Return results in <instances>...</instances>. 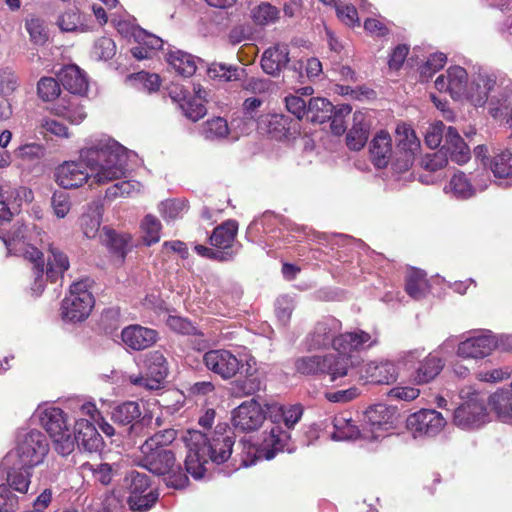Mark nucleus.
I'll use <instances>...</instances> for the list:
<instances>
[{
	"instance_id": "51",
	"label": "nucleus",
	"mask_w": 512,
	"mask_h": 512,
	"mask_svg": "<svg viewBox=\"0 0 512 512\" xmlns=\"http://www.w3.org/2000/svg\"><path fill=\"white\" fill-rule=\"evenodd\" d=\"M278 10L269 3H261L251 10V18L257 25H269L278 18Z\"/></svg>"
},
{
	"instance_id": "45",
	"label": "nucleus",
	"mask_w": 512,
	"mask_h": 512,
	"mask_svg": "<svg viewBox=\"0 0 512 512\" xmlns=\"http://www.w3.org/2000/svg\"><path fill=\"white\" fill-rule=\"evenodd\" d=\"M141 416V409L137 402L127 401L118 405L112 412V419L121 425L132 424Z\"/></svg>"
},
{
	"instance_id": "8",
	"label": "nucleus",
	"mask_w": 512,
	"mask_h": 512,
	"mask_svg": "<svg viewBox=\"0 0 512 512\" xmlns=\"http://www.w3.org/2000/svg\"><path fill=\"white\" fill-rule=\"evenodd\" d=\"M49 452V442L39 430L31 429L18 434L14 453L23 467L33 468L43 463Z\"/></svg>"
},
{
	"instance_id": "13",
	"label": "nucleus",
	"mask_w": 512,
	"mask_h": 512,
	"mask_svg": "<svg viewBox=\"0 0 512 512\" xmlns=\"http://www.w3.org/2000/svg\"><path fill=\"white\" fill-rule=\"evenodd\" d=\"M396 410L386 404H376L368 408L364 414L362 438L376 440L384 437L385 433L394 427Z\"/></svg>"
},
{
	"instance_id": "27",
	"label": "nucleus",
	"mask_w": 512,
	"mask_h": 512,
	"mask_svg": "<svg viewBox=\"0 0 512 512\" xmlns=\"http://www.w3.org/2000/svg\"><path fill=\"white\" fill-rule=\"evenodd\" d=\"M289 60L287 45L277 44L264 51L261 58V67L265 73L277 76L287 66Z\"/></svg>"
},
{
	"instance_id": "15",
	"label": "nucleus",
	"mask_w": 512,
	"mask_h": 512,
	"mask_svg": "<svg viewBox=\"0 0 512 512\" xmlns=\"http://www.w3.org/2000/svg\"><path fill=\"white\" fill-rule=\"evenodd\" d=\"M445 425L446 420L443 415L433 409H421L407 418V428L415 437L436 436Z\"/></svg>"
},
{
	"instance_id": "33",
	"label": "nucleus",
	"mask_w": 512,
	"mask_h": 512,
	"mask_svg": "<svg viewBox=\"0 0 512 512\" xmlns=\"http://www.w3.org/2000/svg\"><path fill=\"white\" fill-rule=\"evenodd\" d=\"M490 115L498 118L506 116L507 123L512 125V82L500 87L497 94L492 95L490 100Z\"/></svg>"
},
{
	"instance_id": "60",
	"label": "nucleus",
	"mask_w": 512,
	"mask_h": 512,
	"mask_svg": "<svg viewBox=\"0 0 512 512\" xmlns=\"http://www.w3.org/2000/svg\"><path fill=\"white\" fill-rule=\"evenodd\" d=\"M19 86L17 75L10 69L0 71V94L9 96L16 91Z\"/></svg>"
},
{
	"instance_id": "30",
	"label": "nucleus",
	"mask_w": 512,
	"mask_h": 512,
	"mask_svg": "<svg viewBox=\"0 0 512 512\" xmlns=\"http://www.w3.org/2000/svg\"><path fill=\"white\" fill-rule=\"evenodd\" d=\"M238 231V224L234 220H228L217 226L210 236V243L217 251H232L234 255L236 250L233 243Z\"/></svg>"
},
{
	"instance_id": "34",
	"label": "nucleus",
	"mask_w": 512,
	"mask_h": 512,
	"mask_svg": "<svg viewBox=\"0 0 512 512\" xmlns=\"http://www.w3.org/2000/svg\"><path fill=\"white\" fill-rule=\"evenodd\" d=\"M54 113L74 125L82 123L87 117L84 107L79 103L76 97L72 96L62 98L54 107Z\"/></svg>"
},
{
	"instance_id": "14",
	"label": "nucleus",
	"mask_w": 512,
	"mask_h": 512,
	"mask_svg": "<svg viewBox=\"0 0 512 512\" xmlns=\"http://www.w3.org/2000/svg\"><path fill=\"white\" fill-rule=\"evenodd\" d=\"M378 343L376 336H372L363 330L346 332L338 335L333 340V348L339 353L336 360L347 359L349 368L353 365L351 353Z\"/></svg>"
},
{
	"instance_id": "21",
	"label": "nucleus",
	"mask_w": 512,
	"mask_h": 512,
	"mask_svg": "<svg viewBox=\"0 0 512 512\" xmlns=\"http://www.w3.org/2000/svg\"><path fill=\"white\" fill-rule=\"evenodd\" d=\"M361 379L372 384H390L398 377L397 368L390 361H372L365 364L361 370Z\"/></svg>"
},
{
	"instance_id": "43",
	"label": "nucleus",
	"mask_w": 512,
	"mask_h": 512,
	"mask_svg": "<svg viewBox=\"0 0 512 512\" xmlns=\"http://www.w3.org/2000/svg\"><path fill=\"white\" fill-rule=\"evenodd\" d=\"M1 479L6 476L7 486L16 492L25 494L28 492L32 474L22 468H11L6 473L0 469Z\"/></svg>"
},
{
	"instance_id": "38",
	"label": "nucleus",
	"mask_w": 512,
	"mask_h": 512,
	"mask_svg": "<svg viewBox=\"0 0 512 512\" xmlns=\"http://www.w3.org/2000/svg\"><path fill=\"white\" fill-rule=\"evenodd\" d=\"M334 109L333 104L325 98H311L307 104L306 118L313 123H324L331 119Z\"/></svg>"
},
{
	"instance_id": "32",
	"label": "nucleus",
	"mask_w": 512,
	"mask_h": 512,
	"mask_svg": "<svg viewBox=\"0 0 512 512\" xmlns=\"http://www.w3.org/2000/svg\"><path fill=\"white\" fill-rule=\"evenodd\" d=\"M166 325L178 334L194 336L196 338L195 348L197 350H203L209 346L204 334L187 318L179 315H169L166 319Z\"/></svg>"
},
{
	"instance_id": "48",
	"label": "nucleus",
	"mask_w": 512,
	"mask_h": 512,
	"mask_svg": "<svg viewBox=\"0 0 512 512\" xmlns=\"http://www.w3.org/2000/svg\"><path fill=\"white\" fill-rule=\"evenodd\" d=\"M141 190L142 185L137 181H122L107 188L105 197L109 200H114L118 197H131L140 193Z\"/></svg>"
},
{
	"instance_id": "2",
	"label": "nucleus",
	"mask_w": 512,
	"mask_h": 512,
	"mask_svg": "<svg viewBox=\"0 0 512 512\" xmlns=\"http://www.w3.org/2000/svg\"><path fill=\"white\" fill-rule=\"evenodd\" d=\"M182 442L187 449L186 472L195 479L203 478L205 465L209 460L216 464L227 461L234 444L230 436L220 434L209 440L204 433L197 430H188L182 437Z\"/></svg>"
},
{
	"instance_id": "6",
	"label": "nucleus",
	"mask_w": 512,
	"mask_h": 512,
	"mask_svg": "<svg viewBox=\"0 0 512 512\" xmlns=\"http://www.w3.org/2000/svg\"><path fill=\"white\" fill-rule=\"evenodd\" d=\"M141 465L149 472L165 476V483L174 489H183L187 486L189 479L181 466L176 463L175 454L169 449H153L152 451H141Z\"/></svg>"
},
{
	"instance_id": "52",
	"label": "nucleus",
	"mask_w": 512,
	"mask_h": 512,
	"mask_svg": "<svg viewBox=\"0 0 512 512\" xmlns=\"http://www.w3.org/2000/svg\"><path fill=\"white\" fill-rule=\"evenodd\" d=\"M207 73L210 78L219 79L225 82L236 81L240 78L238 68L234 66H227L222 63L210 64Z\"/></svg>"
},
{
	"instance_id": "49",
	"label": "nucleus",
	"mask_w": 512,
	"mask_h": 512,
	"mask_svg": "<svg viewBox=\"0 0 512 512\" xmlns=\"http://www.w3.org/2000/svg\"><path fill=\"white\" fill-rule=\"evenodd\" d=\"M101 225V213L98 206L91 208L90 212L82 215L80 219V226L83 234L90 239L95 238L99 233Z\"/></svg>"
},
{
	"instance_id": "61",
	"label": "nucleus",
	"mask_w": 512,
	"mask_h": 512,
	"mask_svg": "<svg viewBox=\"0 0 512 512\" xmlns=\"http://www.w3.org/2000/svg\"><path fill=\"white\" fill-rule=\"evenodd\" d=\"M93 53L98 59H111L116 53V45L111 38L101 37L96 41Z\"/></svg>"
},
{
	"instance_id": "16",
	"label": "nucleus",
	"mask_w": 512,
	"mask_h": 512,
	"mask_svg": "<svg viewBox=\"0 0 512 512\" xmlns=\"http://www.w3.org/2000/svg\"><path fill=\"white\" fill-rule=\"evenodd\" d=\"M265 420L261 404L254 398L244 401L232 412V425L240 432H252L260 428Z\"/></svg>"
},
{
	"instance_id": "25",
	"label": "nucleus",
	"mask_w": 512,
	"mask_h": 512,
	"mask_svg": "<svg viewBox=\"0 0 512 512\" xmlns=\"http://www.w3.org/2000/svg\"><path fill=\"white\" fill-rule=\"evenodd\" d=\"M74 433L79 448L88 452H96L102 447L101 435L88 420H77L75 422Z\"/></svg>"
},
{
	"instance_id": "57",
	"label": "nucleus",
	"mask_w": 512,
	"mask_h": 512,
	"mask_svg": "<svg viewBox=\"0 0 512 512\" xmlns=\"http://www.w3.org/2000/svg\"><path fill=\"white\" fill-rule=\"evenodd\" d=\"M157 494L153 491H149L148 493L136 494L133 496H129L128 503L131 510L136 512H143L150 509L157 500Z\"/></svg>"
},
{
	"instance_id": "20",
	"label": "nucleus",
	"mask_w": 512,
	"mask_h": 512,
	"mask_svg": "<svg viewBox=\"0 0 512 512\" xmlns=\"http://www.w3.org/2000/svg\"><path fill=\"white\" fill-rule=\"evenodd\" d=\"M341 330V322L336 318L330 317L318 322L313 332L307 338L309 349H321L333 346V340Z\"/></svg>"
},
{
	"instance_id": "62",
	"label": "nucleus",
	"mask_w": 512,
	"mask_h": 512,
	"mask_svg": "<svg viewBox=\"0 0 512 512\" xmlns=\"http://www.w3.org/2000/svg\"><path fill=\"white\" fill-rule=\"evenodd\" d=\"M447 128L442 122L431 124L425 133V143L431 149L437 148L445 136Z\"/></svg>"
},
{
	"instance_id": "23",
	"label": "nucleus",
	"mask_w": 512,
	"mask_h": 512,
	"mask_svg": "<svg viewBox=\"0 0 512 512\" xmlns=\"http://www.w3.org/2000/svg\"><path fill=\"white\" fill-rule=\"evenodd\" d=\"M41 426L50 437L69 429L67 416L62 409L54 406L39 407L36 411Z\"/></svg>"
},
{
	"instance_id": "41",
	"label": "nucleus",
	"mask_w": 512,
	"mask_h": 512,
	"mask_svg": "<svg viewBox=\"0 0 512 512\" xmlns=\"http://www.w3.org/2000/svg\"><path fill=\"white\" fill-rule=\"evenodd\" d=\"M69 266L68 257L58 248L50 246L47 260V277L51 281H56L69 269Z\"/></svg>"
},
{
	"instance_id": "46",
	"label": "nucleus",
	"mask_w": 512,
	"mask_h": 512,
	"mask_svg": "<svg viewBox=\"0 0 512 512\" xmlns=\"http://www.w3.org/2000/svg\"><path fill=\"white\" fill-rule=\"evenodd\" d=\"M230 133L227 121L222 117L207 120L202 126V135L208 140H220Z\"/></svg>"
},
{
	"instance_id": "56",
	"label": "nucleus",
	"mask_w": 512,
	"mask_h": 512,
	"mask_svg": "<svg viewBox=\"0 0 512 512\" xmlns=\"http://www.w3.org/2000/svg\"><path fill=\"white\" fill-rule=\"evenodd\" d=\"M125 481L127 482V486L130 491V496H133L136 494H143L149 488L148 476L144 473H140L137 471H131L126 476Z\"/></svg>"
},
{
	"instance_id": "63",
	"label": "nucleus",
	"mask_w": 512,
	"mask_h": 512,
	"mask_svg": "<svg viewBox=\"0 0 512 512\" xmlns=\"http://www.w3.org/2000/svg\"><path fill=\"white\" fill-rule=\"evenodd\" d=\"M447 57L443 53L432 54L426 63L421 67V77L430 78L436 71L440 70L446 63Z\"/></svg>"
},
{
	"instance_id": "29",
	"label": "nucleus",
	"mask_w": 512,
	"mask_h": 512,
	"mask_svg": "<svg viewBox=\"0 0 512 512\" xmlns=\"http://www.w3.org/2000/svg\"><path fill=\"white\" fill-rule=\"evenodd\" d=\"M370 123L365 113L357 111L353 114V124L346 136L347 146L358 151L364 147L368 140Z\"/></svg>"
},
{
	"instance_id": "53",
	"label": "nucleus",
	"mask_w": 512,
	"mask_h": 512,
	"mask_svg": "<svg viewBox=\"0 0 512 512\" xmlns=\"http://www.w3.org/2000/svg\"><path fill=\"white\" fill-rule=\"evenodd\" d=\"M39 132L46 136L47 134L53 135L58 138H69L70 133L63 123L53 118L44 117L39 121Z\"/></svg>"
},
{
	"instance_id": "11",
	"label": "nucleus",
	"mask_w": 512,
	"mask_h": 512,
	"mask_svg": "<svg viewBox=\"0 0 512 512\" xmlns=\"http://www.w3.org/2000/svg\"><path fill=\"white\" fill-rule=\"evenodd\" d=\"M140 375H130L129 381L135 385L149 390L158 389L168 374V364L163 353L159 350L144 355Z\"/></svg>"
},
{
	"instance_id": "50",
	"label": "nucleus",
	"mask_w": 512,
	"mask_h": 512,
	"mask_svg": "<svg viewBox=\"0 0 512 512\" xmlns=\"http://www.w3.org/2000/svg\"><path fill=\"white\" fill-rule=\"evenodd\" d=\"M161 223L159 219L151 214L145 216L141 223L143 240L147 246L157 243L160 240Z\"/></svg>"
},
{
	"instance_id": "9",
	"label": "nucleus",
	"mask_w": 512,
	"mask_h": 512,
	"mask_svg": "<svg viewBox=\"0 0 512 512\" xmlns=\"http://www.w3.org/2000/svg\"><path fill=\"white\" fill-rule=\"evenodd\" d=\"M89 287L88 280L78 281L71 285L69 295L63 299L61 305V314L64 320L80 322L89 316L95 303Z\"/></svg>"
},
{
	"instance_id": "26",
	"label": "nucleus",
	"mask_w": 512,
	"mask_h": 512,
	"mask_svg": "<svg viewBox=\"0 0 512 512\" xmlns=\"http://www.w3.org/2000/svg\"><path fill=\"white\" fill-rule=\"evenodd\" d=\"M444 152L457 164H465L471 158V151L464 139L454 127H448L445 133Z\"/></svg>"
},
{
	"instance_id": "64",
	"label": "nucleus",
	"mask_w": 512,
	"mask_h": 512,
	"mask_svg": "<svg viewBox=\"0 0 512 512\" xmlns=\"http://www.w3.org/2000/svg\"><path fill=\"white\" fill-rule=\"evenodd\" d=\"M447 162H448L447 155H446V153L444 152V150L442 148V149H440V150H438L436 152L427 154L422 159V166L426 170L437 171V170L442 169L443 167H445Z\"/></svg>"
},
{
	"instance_id": "5",
	"label": "nucleus",
	"mask_w": 512,
	"mask_h": 512,
	"mask_svg": "<svg viewBox=\"0 0 512 512\" xmlns=\"http://www.w3.org/2000/svg\"><path fill=\"white\" fill-rule=\"evenodd\" d=\"M460 404L454 410L453 424L462 430H476L487 424L489 413L486 397L472 386L463 387L459 392Z\"/></svg>"
},
{
	"instance_id": "7",
	"label": "nucleus",
	"mask_w": 512,
	"mask_h": 512,
	"mask_svg": "<svg viewBox=\"0 0 512 512\" xmlns=\"http://www.w3.org/2000/svg\"><path fill=\"white\" fill-rule=\"evenodd\" d=\"M289 437V434L280 425L273 423L263 431L262 440L258 446L242 440L243 465L246 467L251 466L260 458L271 460L278 452L284 450Z\"/></svg>"
},
{
	"instance_id": "55",
	"label": "nucleus",
	"mask_w": 512,
	"mask_h": 512,
	"mask_svg": "<svg viewBox=\"0 0 512 512\" xmlns=\"http://www.w3.org/2000/svg\"><path fill=\"white\" fill-rule=\"evenodd\" d=\"M53 440V445L55 451L62 455L67 456L71 454L75 449L76 439L70 433V429L59 433V435H55L51 437Z\"/></svg>"
},
{
	"instance_id": "12",
	"label": "nucleus",
	"mask_w": 512,
	"mask_h": 512,
	"mask_svg": "<svg viewBox=\"0 0 512 512\" xmlns=\"http://www.w3.org/2000/svg\"><path fill=\"white\" fill-rule=\"evenodd\" d=\"M502 86H506V84L504 82L498 84L495 75L486 71H479L470 76L462 100H466L474 107H484L488 104V110L490 111L491 97L497 94Z\"/></svg>"
},
{
	"instance_id": "39",
	"label": "nucleus",
	"mask_w": 512,
	"mask_h": 512,
	"mask_svg": "<svg viewBox=\"0 0 512 512\" xmlns=\"http://www.w3.org/2000/svg\"><path fill=\"white\" fill-rule=\"evenodd\" d=\"M101 242L109 250L123 259L127 253L131 237L126 234H118L114 230L104 227L99 235Z\"/></svg>"
},
{
	"instance_id": "36",
	"label": "nucleus",
	"mask_w": 512,
	"mask_h": 512,
	"mask_svg": "<svg viewBox=\"0 0 512 512\" xmlns=\"http://www.w3.org/2000/svg\"><path fill=\"white\" fill-rule=\"evenodd\" d=\"M166 60L179 75L190 77L196 72L195 58L184 51H170L166 55Z\"/></svg>"
},
{
	"instance_id": "4",
	"label": "nucleus",
	"mask_w": 512,
	"mask_h": 512,
	"mask_svg": "<svg viewBox=\"0 0 512 512\" xmlns=\"http://www.w3.org/2000/svg\"><path fill=\"white\" fill-rule=\"evenodd\" d=\"M40 235L41 231L37 230L36 227L31 229L27 225H18L14 227L7 238H4V244L9 253L22 256L33 263L35 283L32 290L38 293H41L44 289V284L41 280L44 272L43 254L34 246L37 243L36 238Z\"/></svg>"
},
{
	"instance_id": "24",
	"label": "nucleus",
	"mask_w": 512,
	"mask_h": 512,
	"mask_svg": "<svg viewBox=\"0 0 512 512\" xmlns=\"http://www.w3.org/2000/svg\"><path fill=\"white\" fill-rule=\"evenodd\" d=\"M370 159L375 167L384 168L392 159L393 147L389 133L378 132L369 145Z\"/></svg>"
},
{
	"instance_id": "35",
	"label": "nucleus",
	"mask_w": 512,
	"mask_h": 512,
	"mask_svg": "<svg viewBox=\"0 0 512 512\" xmlns=\"http://www.w3.org/2000/svg\"><path fill=\"white\" fill-rule=\"evenodd\" d=\"M444 363L441 358L429 354L418 365L413 379L416 384H426L434 380L442 371Z\"/></svg>"
},
{
	"instance_id": "37",
	"label": "nucleus",
	"mask_w": 512,
	"mask_h": 512,
	"mask_svg": "<svg viewBox=\"0 0 512 512\" xmlns=\"http://www.w3.org/2000/svg\"><path fill=\"white\" fill-rule=\"evenodd\" d=\"M334 431L331 438L336 441L352 440L358 437L362 438V429L345 415H338L333 420Z\"/></svg>"
},
{
	"instance_id": "31",
	"label": "nucleus",
	"mask_w": 512,
	"mask_h": 512,
	"mask_svg": "<svg viewBox=\"0 0 512 512\" xmlns=\"http://www.w3.org/2000/svg\"><path fill=\"white\" fill-rule=\"evenodd\" d=\"M193 90L195 93L193 98H187L183 93L179 101L184 115L192 121H198L207 112L204 102L206 101L208 93L200 85H194Z\"/></svg>"
},
{
	"instance_id": "1",
	"label": "nucleus",
	"mask_w": 512,
	"mask_h": 512,
	"mask_svg": "<svg viewBox=\"0 0 512 512\" xmlns=\"http://www.w3.org/2000/svg\"><path fill=\"white\" fill-rule=\"evenodd\" d=\"M137 154L114 139L102 136L90 140L79 151V161H66L56 171L57 183L65 188L81 187L91 180L90 186L106 184L125 176L128 166Z\"/></svg>"
},
{
	"instance_id": "22",
	"label": "nucleus",
	"mask_w": 512,
	"mask_h": 512,
	"mask_svg": "<svg viewBox=\"0 0 512 512\" xmlns=\"http://www.w3.org/2000/svg\"><path fill=\"white\" fill-rule=\"evenodd\" d=\"M124 345L132 350H144L153 345L157 340V332L140 325H130L121 332Z\"/></svg>"
},
{
	"instance_id": "10",
	"label": "nucleus",
	"mask_w": 512,
	"mask_h": 512,
	"mask_svg": "<svg viewBox=\"0 0 512 512\" xmlns=\"http://www.w3.org/2000/svg\"><path fill=\"white\" fill-rule=\"evenodd\" d=\"M295 369L303 375L326 373L334 382L348 374L349 365L347 359L336 360L334 355H309L296 359Z\"/></svg>"
},
{
	"instance_id": "19",
	"label": "nucleus",
	"mask_w": 512,
	"mask_h": 512,
	"mask_svg": "<svg viewBox=\"0 0 512 512\" xmlns=\"http://www.w3.org/2000/svg\"><path fill=\"white\" fill-rule=\"evenodd\" d=\"M470 76L467 71L458 65L451 66L445 74L439 75L435 80V87L440 92L449 93L453 99L462 100L468 87Z\"/></svg>"
},
{
	"instance_id": "44",
	"label": "nucleus",
	"mask_w": 512,
	"mask_h": 512,
	"mask_svg": "<svg viewBox=\"0 0 512 512\" xmlns=\"http://www.w3.org/2000/svg\"><path fill=\"white\" fill-rule=\"evenodd\" d=\"M489 167L496 178L512 176V149H505L495 154L489 162Z\"/></svg>"
},
{
	"instance_id": "58",
	"label": "nucleus",
	"mask_w": 512,
	"mask_h": 512,
	"mask_svg": "<svg viewBox=\"0 0 512 512\" xmlns=\"http://www.w3.org/2000/svg\"><path fill=\"white\" fill-rule=\"evenodd\" d=\"M51 207L57 218H64L71 209L69 195L64 192H55L51 198Z\"/></svg>"
},
{
	"instance_id": "3",
	"label": "nucleus",
	"mask_w": 512,
	"mask_h": 512,
	"mask_svg": "<svg viewBox=\"0 0 512 512\" xmlns=\"http://www.w3.org/2000/svg\"><path fill=\"white\" fill-rule=\"evenodd\" d=\"M251 361L254 359H241L227 349H213L203 355L206 368L224 380L235 377L245 362L247 369L246 379L243 381V392L246 395L254 394L261 388V381L257 377H253ZM253 363L255 364V362Z\"/></svg>"
},
{
	"instance_id": "59",
	"label": "nucleus",
	"mask_w": 512,
	"mask_h": 512,
	"mask_svg": "<svg viewBox=\"0 0 512 512\" xmlns=\"http://www.w3.org/2000/svg\"><path fill=\"white\" fill-rule=\"evenodd\" d=\"M185 209V202L175 199L166 200L159 205L161 215L168 220L176 219Z\"/></svg>"
},
{
	"instance_id": "54",
	"label": "nucleus",
	"mask_w": 512,
	"mask_h": 512,
	"mask_svg": "<svg viewBox=\"0 0 512 512\" xmlns=\"http://www.w3.org/2000/svg\"><path fill=\"white\" fill-rule=\"evenodd\" d=\"M37 91L43 101H52L60 95L61 89L56 79L42 77L38 82Z\"/></svg>"
},
{
	"instance_id": "42",
	"label": "nucleus",
	"mask_w": 512,
	"mask_h": 512,
	"mask_svg": "<svg viewBox=\"0 0 512 512\" xmlns=\"http://www.w3.org/2000/svg\"><path fill=\"white\" fill-rule=\"evenodd\" d=\"M405 290L414 299H420L429 291L426 274L418 269H411L406 276Z\"/></svg>"
},
{
	"instance_id": "18",
	"label": "nucleus",
	"mask_w": 512,
	"mask_h": 512,
	"mask_svg": "<svg viewBox=\"0 0 512 512\" xmlns=\"http://www.w3.org/2000/svg\"><path fill=\"white\" fill-rule=\"evenodd\" d=\"M498 347V341L491 332L471 336L458 344L457 355L465 359H482Z\"/></svg>"
},
{
	"instance_id": "47",
	"label": "nucleus",
	"mask_w": 512,
	"mask_h": 512,
	"mask_svg": "<svg viewBox=\"0 0 512 512\" xmlns=\"http://www.w3.org/2000/svg\"><path fill=\"white\" fill-rule=\"evenodd\" d=\"M177 437L174 429H164L149 437L140 447L141 451H152L153 449H166Z\"/></svg>"
},
{
	"instance_id": "17",
	"label": "nucleus",
	"mask_w": 512,
	"mask_h": 512,
	"mask_svg": "<svg viewBox=\"0 0 512 512\" xmlns=\"http://www.w3.org/2000/svg\"><path fill=\"white\" fill-rule=\"evenodd\" d=\"M396 134L398 149L400 154H403V157L397 158L393 166L397 172H405L409 170L414 163L415 155L420 150V141L415 131L406 124L398 125Z\"/></svg>"
},
{
	"instance_id": "28",
	"label": "nucleus",
	"mask_w": 512,
	"mask_h": 512,
	"mask_svg": "<svg viewBox=\"0 0 512 512\" xmlns=\"http://www.w3.org/2000/svg\"><path fill=\"white\" fill-rule=\"evenodd\" d=\"M58 77L65 89L71 94L83 95L88 90V81L85 73L75 64L67 65L58 73Z\"/></svg>"
},
{
	"instance_id": "40",
	"label": "nucleus",
	"mask_w": 512,
	"mask_h": 512,
	"mask_svg": "<svg viewBox=\"0 0 512 512\" xmlns=\"http://www.w3.org/2000/svg\"><path fill=\"white\" fill-rule=\"evenodd\" d=\"M485 188L486 185L480 186L479 188L473 186L464 173H457L451 178L445 190L456 198L467 199L474 196L477 189L482 191Z\"/></svg>"
}]
</instances>
